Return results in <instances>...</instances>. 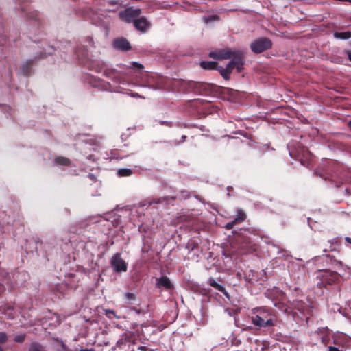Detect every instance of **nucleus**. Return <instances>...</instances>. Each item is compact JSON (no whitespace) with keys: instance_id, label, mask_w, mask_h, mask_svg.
<instances>
[{"instance_id":"obj_1","label":"nucleus","mask_w":351,"mask_h":351,"mask_svg":"<svg viewBox=\"0 0 351 351\" xmlns=\"http://www.w3.org/2000/svg\"><path fill=\"white\" fill-rule=\"evenodd\" d=\"M251 320L258 328H267L276 326L278 323L275 311L267 307H258L252 310Z\"/></svg>"},{"instance_id":"obj_2","label":"nucleus","mask_w":351,"mask_h":351,"mask_svg":"<svg viewBox=\"0 0 351 351\" xmlns=\"http://www.w3.org/2000/svg\"><path fill=\"white\" fill-rule=\"evenodd\" d=\"M243 59L241 53H238L234 56V58L226 66V68H221L219 70L221 75L226 80L229 79L230 74L233 69H237V72H240L243 69Z\"/></svg>"},{"instance_id":"obj_3","label":"nucleus","mask_w":351,"mask_h":351,"mask_svg":"<svg viewBox=\"0 0 351 351\" xmlns=\"http://www.w3.org/2000/svg\"><path fill=\"white\" fill-rule=\"evenodd\" d=\"M319 277L322 284L324 285H332L337 282L339 278V276L337 272L330 270L320 271Z\"/></svg>"},{"instance_id":"obj_4","label":"nucleus","mask_w":351,"mask_h":351,"mask_svg":"<svg viewBox=\"0 0 351 351\" xmlns=\"http://www.w3.org/2000/svg\"><path fill=\"white\" fill-rule=\"evenodd\" d=\"M141 14V10L138 8H128L119 13L120 18L128 23L134 22Z\"/></svg>"},{"instance_id":"obj_5","label":"nucleus","mask_w":351,"mask_h":351,"mask_svg":"<svg viewBox=\"0 0 351 351\" xmlns=\"http://www.w3.org/2000/svg\"><path fill=\"white\" fill-rule=\"evenodd\" d=\"M271 47V42L268 38H260L254 41L251 45V49L255 53H261Z\"/></svg>"},{"instance_id":"obj_6","label":"nucleus","mask_w":351,"mask_h":351,"mask_svg":"<svg viewBox=\"0 0 351 351\" xmlns=\"http://www.w3.org/2000/svg\"><path fill=\"white\" fill-rule=\"evenodd\" d=\"M111 266L116 272H124L127 271V264L122 259L121 254H115L110 260Z\"/></svg>"},{"instance_id":"obj_7","label":"nucleus","mask_w":351,"mask_h":351,"mask_svg":"<svg viewBox=\"0 0 351 351\" xmlns=\"http://www.w3.org/2000/svg\"><path fill=\"white\" fill-rule=\"evenodd\" d=\"M234 52L230 49L219 50L217 51L210 52L209 56L217 60H225L232 58Z\"/></svg>"},{"instance_id":"obj_8","label":"nucleus","mask_w":351,"mask_h":351,"mask_svg":"<svg viewBox=\"0 0 351 351\" xmlns=\"http://www.w3.org/2000/svg\"><path fill=\"white\" fill-rule=\"evenodd\" d=\"M156 287L159 289L164 288L166 290H171L173 289V285L166 276H162L156 279Z\"/></svg>"},{"instance_id":"obj_9","label":"nucleus","mask_w":351,"mask_h":351,"mask_svg":"<svg viewBox=\"0 0 351 351\" xmlns=\"http://www.w3.org/2000/svg\"><path fill=\"white\" fill-rule=\"evenodd\" d=\"M113 46L116 49L123 51H127L130 48V43L123 38L116 39L113 43Z\"/></svg>"},{"instance_id":"obj_10","label":"nucleus","mask_w":351,"mask_h":351,"mask_svg":"<svg viewBox=\"0 0 351 351\" xmlns=\"http://www.w3.org/2000/svg\"><path fill=\"white\" fill-rule=\"evenodd\" d=\"M134 25L137 29L145 32L149 27V24L145 18L141 17L134 21Z\"/></svg>"},{"instance_id":"obj_11","label":"nucleus","mask_w":351,"mask_h":351,"mask_svg":"<svg viewBox=\"0 0 351 351\" xmlns=\"http://www.w3.org/2000/svg\"><path fill=\"white\" fill-rule=\"evenodd\" d=\"M317 332L321 335V341L324 345L326 346L330 341V334L329 330L328 328H318Z\"/></svg>"},{"instance_id":"obj_12","label":"nucleus","mask_w":351,"mask_h":351,"mask_svg":"<svg viewBox=\"0 0 351 351\" xmlns=\"http://www.w3.org/2000/svg\"><path fill=\"white\" fill-rule=\"evenodd\" d=\"M91 80L93 81V82H90V84H92L93 86L101 88L104 90H108L107 86H108V84H105L103 81L100 80L99 79L92 77Z\"/></svg>"},{"instance_id":"obj_13","label":"nucleus","mask_w":351,"mask_h":351,"mask_svg":"<svg viewBox=\"0 0 351 351\" xmlns=\"http://www.w3.org/2000/svg\"><path fill=\"white\" fill-rule=\"evenodd\" d=\"M200 66L204 69H217V63L213 61H202Z\"/></svg>"},{"instance_id":"obj_14","label":"nucleus","mask_w":351,"mask_h":351,"mask_svg":"<svg viewBox=\"0 0 351 351\" xmlns=\"http://www.w3.org/2000/svg\"><path fill=\"white\" fill-rule=\"evenodd\" d=\"M334 36L337 38L340 39H349L351 38V32L349 31L343 32H335L334 34Z\"/></svg>"},{"instance_id":"obj_15","label":"nucleus","mask_w":351,"mask_h":351,"mask_svg":"<svg viewBox=\"0 0 351 351\" xmlns=\"http://www.w3.org/2000/svg\"><path fill=\"white\" fill-rule=\"evenodd\" d=\"M246 215L242 210L237 211V217L234 219V222L237 223L243 222L245 219Z\"/></svg>"},{"instance_id":"obj_16","label":"nucleus","mask_w":351,"mask_h":351,"mask_svg":"<svg viewBox=\"0 0 351 351\" xmlns=\"http://www.w3.org/2000/svg\"><path fill=\"white\" fill-rule=\"evenodd\" d=\"M55 162L60 165H68L70 163V161L68 158L64 157H57L55 159Z\"/></svg>"},{"instance_id":"obj_17","label":"nucleus","mask_w":351,"mask_h":351,"mask_svg":"<svg viewBox=\"0 0 351 351\" xmlns=\"http://www.w3.org/2000/svg\"><path fill=\"white\" fill-rule=\"evenodd\" d=\"M119 176H130L132 175V171L130 169H120L117 172Z\"/></svg>"},{"instance_id":"obj_18","label":"nucleus","mask_w":351,"mask_h":351,"mask_svg":"<svg viewBox=\"0 0 351 351\" xmlns=\"http://www.w3.org/2000/svg\"><path fill=\"white\" fill-rule=\"evenodd\" d=\"M28 351H45L44 348L39 344L32 343Z\"/></svg>"},{"instance_id":"obj_19","label":"nucleus","mask_w":351,"mask_h":351,"mask_svg":"<svg viewBox=\"0 0 351 351\" xmlns=\"http://www.w3.org/2000/svg\"><path fill=\"white\" fill-rule=\"evenodd\" d=\"M7 335L5 332H0V351H3L2 345L7 341Z\"/></svg>"},{"instance_id":"obj_20","label":"nucleus","mask_w":351,"mask_h":351,"mask_svg":"<svg viewBox=\"0 0 351 351\" xmlns=\"http://www.w3.org/2000/svg\"><path fill=\"white\" fill-rule=\"evenodd\" d=\"M128 67L139 71H141L143 69V66L142 64L135 62H131L130 66H129Z\"/></svg>"},{"instance_id":"obj_21","label":"nucleus","mask_w":351,"mask_h":351,"mask_svg":"<svg viewBox=\"0 0 351 351\" xmlns=\"http://www.w3.org/2000/svg\"><path fill=\"white\" fill-rule=\"evenodd\" d=\"M25 339L24 335H16L14 338V341L16 342H23Z\"/></svg>"},{"instance_id":"obj_22","label":"nucleus","mask_w":351,"mask_h":351,"mask_svg":"<svg viewBox=\"0 0 351 351\" xmlns=\"http://www.w3.org/2000/svg\"><path fill=\"white\" fill-rule=\"evenodd\" d=\"M214 288H215L217 290H218V291H219L221 292H225V288L222 285H219L218 283H217L215 285Z\"/></svg>"},{"instance_id":"obj_23","label":"nucleus","mask_w":351,"mask_h":351,"mask_svg":"<svg viewBox=\"0 0 351 351\" xmlns=\"http://www.w3.org/2000/svg\"><path fill=\"white\" fill-rule=\"evenodd\" d=\"M125 297L127 299L130 300H132L135 298V295L134 293H125Z\"/></svg>"},{"instance_id":"obj_24","label":"nucleus","mask_w":351,"mask_h":351,"mask_svg":"<svg viewBox=\"0 0 351 351\" xmlns=\"http://www.w3.org/2000/svg\"><path fill=\"white\" fill-rule=\"evenodd\" d=\"M237 223V222H234V220L232 222L228 223L226 224V228L228 230H230L232 228L234 224Z\"/></svg>"},{"instance_id":"obj_25","label":"nucleus","mask_w":351,"mask_h":351,"mask_svg":"<svg viewBox=\"0 0 351 351\" xmlns=\"http://www.w3.org/2000/svg\"><path fill=\"white\" fill-rule=\"evenodd\" d=\"M217 283V282H216L215 280L213 278H211L209 279V285L210 286L214 287Z\"/></svg>"},{"instance_id":"obj_26","label":"nucleus","mask_w":351,"mask_h":351,"mask_svg":"<svg viewBox=\"0 0 351 351\" xmlns=\"http://www.w3.org/2000/svg\"><path fill=\"white\" fill-rule=\"evenodd\" d=\"M328 351H340L337 348L333 346H329Z\"/></svg>"},{"instance_id":"obj_27","label":"nucleus","mask_w":351,"mask_h":351,"mask_svg":"<svg viewBox=\"0 0 351 351\" xmlns=\"http://www.w3.org/2000/svg\"><path fill=\"white\" fill-rule=\"evenodd\" d=\"M77 54L79 57V58H81L82 59L84 57L85 58V56L84 55V53H82V54L80 53V51H77Z\"/></svg>"},{"instance_id":"obj_28","label":"nucleus","mask_w":351,"mask_h":351,"mask_svg":"<svg viewBox=\"0 0 351 351\" xmlns=\"http://www.w3.org/2000/svg\"><path fill=\"white\" fill-rule=\"evenodd\" d=\"M278 308H280V309H282V311H284L285 313H290V311L289 310V308H282L280 307V306H278Z\"/></svg>"},{"instance_id":"obj_29","label":"nucleus","mask_w":351,"mask_h":351,"mask_svg":"<svg viewBox=\"0 0 351 351\" xmlns=\"http://www.w3.org/2000/svg\"><path fill=\"white\" fill-rule=\"evenodd\" d=\"M110 314H112L114 315V312L112 310H108L106 311V315L109 316Z\"/></svg>"},{"instance_id":"obj_30","label":"nucleus","mask_w":351,"mask_h":351,"mask_svg":"<svg viewBox=\"0 0 351 351\" xmlns=\"http://www.w3.org/2000/svg\"><path fill=\"white\" fill-rule=\"evenodd\" d=\"M345 240L348 243L351 244V238L350 237H347L345 238Z\"/></svg>"},{"instance_id":"obj_31","label":"nucleus","mask_w":351,"mask_h":351,"mask_svg":"<svg viewBox=\"0 0 351 351\" xmlns=\"http://www.w3.org/2000/svg\"><path fill=\"white\" fill-rule=\"evenodd\" d=\"M211 19L218 20V17L217 16H213L210 17Z\"/></svg>"},{"instance_id":"obj_32","label":"nucleus","mask_w":351,"mask_h":351,"mask_svg":"<svg viewBox=\"0 0 351 351\" xmlns=\"http://www.w3.org/2000/svg\"><path fill=\"white\" fill-rule=\"evenodd\" d=\"M348 127H349V128H350V130H351V120L348 122Z\"/></svg>"},{"instance_id":"obj_33","label":"nucleus","mask_w":351,"mask_h":351,"mask_svg":"<svg viewBox=\"0 0 351 351\" xmlns=\"http://www.w3.org/2000/svg\"><path fill=\"white\" fill-rule=\"evenodd\" d=\"M131 95H132V97H137V96H138V95H137V94H136V93H135V94H134V93H132Z\"/></svg>"},{"instance_id":"obj_34","label":"nucleus","mask_w":351,"mask_h":351,"mask_svg":"<svg viewBox=\"0 0 351 351\" xmlns=\"http://www.w3.org/2000/svg\"><path fill=\"white\" fill-rule=\"evenodd\" d=\"M348 58H349V60L351 61V53H350L348 54Z\"/></svg>"},{"instance_id":"obj_35","label":"nucleus","mask_w":351,"mask_h":351,"mask_svg":"<svg viewBox=\"0 0 351 351\" xmlns=\"http://www.w3.org/2000/svg\"><path fill=\"white\" fill-rule=\"evenodd\" d=\"M334 341L335 344H337V339L335 338H334V341Z\"/></svg>"},{"instance_id":"obj_36","label":"nucleus","mask_w":351,"mask_h":351,"mask_svg":"<svg viewBox=\"0 0 351 351\" xmlns=\"http://www.w3.org/2000/svg\"><path fill=\"white\" fill-rule=\"evenodd\" d=\"M160 202H161L160 199H158V201L155 202V203H156V204H158V203H160Z\"/></svg>"},{"instance_id":"obj_37","label":"nucleus","mask_w":351,"mask_h":351,"mask_svg":"<svg viewBox=\"0 0 351 351\" xmlns=\"http://www.w3.org/2000/svg\"><path fill=\"white\" fill-rule=\"evenodd\" d=\"M139 349H141V350H144V349H145V347H144V346H141V347L139 348Z\"/></svg>"},{"instance_id":"obj_38","label":"nucleus","mask_w":351,"mask_h":351,"mask_svg":"<svg viewBox=\"0 0 351 351\" xmlns=\"http://www.w3.org/2000/svg\"><path fill=\"white\" fill-rule=\"evenodd\" d=\"M95 70L98 72L101 71V69H95Z\"/></svg>"},{"instance_id":"obj_39","label":"nucleus","mask_w":351,"mask_h":351,"mask_svg":"<svg viewBox=\"0 0 351 351\" xmlns=\"http://www.w3.org/2000/svg\"><path fill=\"white\" fill-rule=\"evenodd\" d=\"M81 351H93V350H82Z\"/></svg>"},{"instance_id":"obj_40","label":"nucleus","mask_w":351,"mask_h":351,"mask_svg":"<svg viewBox=\"0 0 351 351\" xmlns=\"http://www.w3.org/2000/svg\"><path fill=\"white\" fill-rule=\"evenodd\" d=\"M345 1H348V2L351 3V0H345Z\"/></svg>"}]
</instances>
